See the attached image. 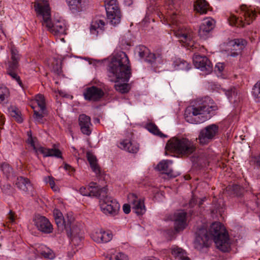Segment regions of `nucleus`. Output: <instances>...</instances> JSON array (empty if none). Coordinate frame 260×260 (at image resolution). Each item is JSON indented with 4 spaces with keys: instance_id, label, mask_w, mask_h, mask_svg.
Returning a JSON list of instances; mask_svg holds the SVG:
<instances>
[{
    "instance_id": "nucleus-1",
    "label": "nucleus",
    "mask_w": 260,
    "mask_h": 260,
    "mask_svg": "<svg viewBox=\"0 0 260 260\" xmlns=\"http://www.w3.org/2000/svg\"><path fill=\"white\" fill-rule=\"evenodd\" d=\"M210 236L204 227L199 229L196 233L194 247L200 252H206L211 243L213 238L218 249L223 252H227L230 249L229 235L223 225L220 222H215L210 226Z\"/></svg>"
},
{
    "instance_id": "nucleus-2",
    "label": "nucleus",
    "mask_w": 260,
    "mask_h": 260,
    "mask_svg": "<svg viewBox=\"0 0 260 260\" xmlns=\"http://www.w3.org/2000/svg\"><path fill=\"white\" fill-rule=\"evenodd\" d=\"M108 71L109 80L117 82L115 84V89L121 93L128 92L130 88L128 84L118 82L119 80L127 82L131 76L129 61L125 52H118L112 57Z\"/></svg>"
},
{
    "instance_id": "nucleus-3",
    "label": "nucleus",
    "mask_w": 260,
    "mask_h": 260,
    "mask_svg": "<svg viewBox=\"0 0 260 260\" xmlns=\"http://www.w3.org/2000/svg\"><path fill=\"white\" fill-rule=\"evenodd\" d=\"M217 109L213 101L209 96L198 99L196 104L187 107L184 113L185 120L192 124L202 123L210 118L209 114Z\"/></svg>"
},
{
    "instance_id": "nucleus-4",
    "label": "nucleus",
    "mask_w": 260,
    "mask_h": 260,
    "mask_svg": "<svg viewBox=\"0 0 260 260\" xmlns=\"http://www.w3.org/2000/svg\"><path fill=\"white\" fill-rule=\"evenodd\" d=\"M196 149L194 142L184 137H173L168 141L166 146L167 151L184 156L191 155Z\"/></svg>"
},
{
    "instance_id": "nucleus-5",
    "label": "nucleus",
    "mask_w": 260,
    "mask_h": 260,
    "mask_svg": "<svg viewBox=\"0 0 260 260\" xmlns=\"http://www.w3.org/2000/svg\"><path fill=\"white\" fill-rule=\"evenodd\" d=\"M240 11L237 12L239 15L231 14L228 19L231 25L243 27L245 24H250L255 18V11L246 5L241 6Z\"/></svg>"
},
{
    "instance_id": "nucleus-6",
    "label": "nucleus",
    "mask_w": 260,
    "mask_h": 260,
    "mask_svg": "<svg viewBox=\"0 0 260 260\" xmlns=\"http://www.w3.org/2000/svg\"><path fill=\"white\" fill-rule=\"evenodd\" d=\"M53 213L58 228L61 230L64 229L68 237H72L78 233V230L74 223V217L72 214H68L64 218L62 213L56 209L53 210Z\"/></svg>"
},
{
    "instance_id": "nucleus-7",
    "label": "nucleus",
    "mask_w": 260,
    "mask_h": 260,
    "mask_svg": "<svg viewBox=\"0 0 260 260\" xmlns=\"http://www.w3.org/2000/svg\"><path fill=\"white\" fill-rule=\"evenodd\" d=\"M41 20L42 25L46 27L48 30L54 36H59L66 34V25L62 21L57 20L52 22L51 19L50 11L48 12V16L39 17Z\"/></svg>"
},
{
    "instance_id": "nucleus-8",
    "label": "nucleus",
    "mask_w": 260,
    "mask_h": 260,
    "mask_svg": "<svg viewBox=\"0 0 260 260\" xmlns=\"http://www.w3.org/2000/svg\"><path fill=\"white\" fill-rule=\"evenodd\" d=\"M101 211L106 215L114 216L118 214L120 205L112 197L106 195L100 201Z\"/></svg>"
},
{
    "instance_id": "nucleus-9",
    "label": "nucleus",
    "mask_w": 260,
    "mask_h": 260,
    "mask_svg": "<svg viewBox=\"0 0 260 260\" xmlns=\"http://www.w3.org/2000/svg\"><path fill=\"white\" fill-rule=\"evenodd\" d=\"M107 18L113 25L119 24L121 13L116 0H106L105 4Z\"/></svg>"
},
{
    "instance_id": "nucleus-10",
    "label": "nucleus",
    "mask_w": 260,
    "mask_h": 260,
    "mask_svg": "<svg viewBox=\"0 0 260 260\" xmlns=\"http://www.w3.org/2000/svg\"><path fill=\"white\" fill-rule=\"evenodd\" d=\"M219 132V127L217 125L212 124L206 126L202 129L199 134L198 140L202 145L209 143L215 139Z\"/></svg>"
},
{
    "instance_id": "nucleus-11",
    "label": "nucleus",
    "mask_w": 260,
    "mask_h": 260,
    "mask_svg": "<svg viewBox=\"0 0 260 260\" xmlns=\"http://www.w3.org/2000/svg\"><path fill=\"white\" fill-rule=\"evenodd\" d=\"M246 45V41L243 39H235L229 41L226 44L228 55L236 57L240 54Z\"/></svg>"
},
{
    "instance_id": "nucleus-12",
    "label": "nucleus",
    "mask_w": 260,
    "mask_h": 260,
    "mask_svg": "<svg viewBox=\"0 0 260 260\" xmlns=\"http://www.w3.org/2000/svg\"><path fill=\"white\" fill-rule=\"evenodd\" d=\"M193 62L197 69H200L207 75L212 71V64L205 56L194 54L193 57Z\"/></svg>"
},
{
    "instance_id": "nucleus-13",
    "label": "nucleus",
    "mask_w": 260,
    "mask_h": 260,
    "mask_svg": "<svg viewBox=\"0 0 260 260\" xmlns=\"http://www.w3.org/2000/svg\"><path fill=\"white\" fill-rule=\"evenodd\" d=\"M128 200L131 204L133 211L137 215H143L146 211L143 199L138 198L135 194L132 193L128 196Z\"/></svg>"
},
{
    "instance_id": "nucleus-14",
    "label": "nucleus",
    "mask_w": 260,
    "mask_h": 260,
    "mask_svg": "<svg viewBox=\"0 0 260 260\" xmlns=\"http://www.w3.org/2000/svg\"><path fill=\"white\" fill-rule=\"evenodd\" d=\"M34 224L40 231L45 234H50L53 231V226L49 220L45 216L38 215L34 219Z\"/></svg>"
},
{
    "instance_id": "nucleus-15",
    "label": "nucleus",
    "mask_w": 260,
    "mask_h": 260,
    "mask_svg": "<svg viewBox=\"0 0 260 260\" xmlns=\"http://www.w3.org/2000/svg\"><path fill=\"white\" fill-rule=\"evenodd\" d=\"M174 222V228L177 232L183 230L186 226V212L183 210L176 212L172 217Z\"/></svg>"
},
{
    "instance_id": "nucleus-16",
    "label": "nucleus",
    "mask_w": 260,
    "mask_h": 260,
    "mask_svg": "<svg viewBox=\"0 0 260 260\" xmlns=\"http://www.w3.org/2000/svg\"><path fill=\"white\" fill-rule=\"evenodd\" d=\"M66 2L70 10L74 14L85 11L88 5V0H66Z\"/></svg>"
},
{
    "instance_id": "nucleus-17",
    "label": "nucleus",
    "mask_w": 260,
    "mask_h": 260,
    "mask_svg": "<svg viewBox=\"0 0 260 260\" xmlns=\"http://www.w3.org/2000/svg\"><path fill=\"white\" fill-rule=\"evenodd\" d=\"M215 21L211 18L204 19L200 26L199 34L203 39H206L209 35L210 32L215 26Z\"/></svg>"
},
{
    "instance_id": "nucleus-18",
    "label": "nucleus",
    "mask_w": 260,
    "mask_h": 260,
    "mask_svg": "<svg viewBox=\"0 0 260 260\" xmlns=\"http://www.w3.org/2000/svg\"><path fill=\"white\" fill-rule=\"evenodd\" d=\"M83 95L86 100L94 102L104 95V92L101 88L92 86L85 89Z\"/></svg>"
},
{
    "instance_id": "nucleus-19",
    "label": "nucleus",
    "mask_w": 260,
    "mask_h": 260,
    "mask_svg": "<svg viewBox=\"0 0 260 260\" xmlns=\"http://www.w3.org/2000/svg\"><path fill=\"white\" fill-rule=\"evenodd\" d=\"M34 8L39 18L43 16L44 14L48 16V12L50 11L47 0H35Z\"/></svg>"
},
{
    "instance_id": "nucleus-20",
    "label": "nucleus",
    "mask_w": 260,
    "mask_h": 260,
    "mask_svg": "<svg viewBox=\"0 0 260 260\" xmlns=\"http://www.w3.org/2000/svg\"><path fill=\"white\" fill-rule=\"evenodd\" d=\"M78 121L81 132L87 136L90 135L92 125L90 117L84 114H81L79 116Z\"/></svg>"
},
{
    "instance_id": "nucleus-21",
    "label": "nucleus",
    "mask_w": 260,
    "mask_h": 260,
    "mask_svg": "<svg viewBox=\"0 0 260 260\" xmlns=\"http://www.w3.org/2000/svg\"><path fill=\"white\" fill-rule=\"evenodd\" d=\"M88 189H89V197H97L101 199V198H104L107 193V188L106 187H100L96 185V183L94 182H91L88 186Z\"/></svg>"
},
{
    "instance_id": "nucleus-22",
    "label": "nucleus",
    "mask_w": 260,
    "mask_h": 260,
    "mask_svg": "<svg viewBox=\"0 0 260 260\" xmlns=\"http://www.w3.org/2000/svg\"><path fill=\"white\" fill-rule=\"evenodd\" d=\"M172 163V160H163L157 165L156 169L171 177H175L177 175L171 168Z\"/></svg>"
},
{
    "instance_id": "nucleus-23",
    "label": "nucleus",
    "mask_w": 260,
    "mask_h": 260,
    "mask_svg": "<svg viewBox=\"0 0 260 260\" xmlns=\"http://www.w3.org/2000/svg\"><path fill=\"white\" fill-rule=\"evenodd\" d=\"M92 239L97 243H107L112 239V234L109 232L97 231L91 235Z\"/></svg>"
},
{
    "instance_id": "nucleus-24",
    "label": "nucleus",
    "mask_w": 260,
    "mask_h": 260,
    "mask_svg": "<svg viewBox=\"0 0 260 260\" xmlns=\"http://www.w3.org/2000/svg\"><path fill=\"white\" fill-rule=\"evenodd\" d=\"M17 187L22 191L27 193H31L33 187L29 180L23 177H18L16 182Z\"/></svg>"
},
{
    "instance_id": "nucleus-25",
    "label": "nucleus",
    "mask_w": 260,
    "mask_h": 260,
    "mask_svg": "<svg viewBox=\"0 0 260 260\" xmlns=\"http://www.w3.org/2000/svg\"><path fill=\"white\" fill-rule=\"evenodd\" d=\"M118 147L129 153H136L139 149V144L135 142L124 140L120 142Z\"/></svg>"
},
{
    "instance_id": "nucleus-26",
    "label": "nucleus",
    "mask_w": 260,
    "mask_h": 260,
    "mask_svg": "<svg viewBox=\"0 0 260 260\" xmlns=\"http://www.w3.org/2000/svg\"><path fill=\"white\" fill-rule=\"evenodd\" d=\"M11 55L12 61L8 62L7 72L15 71L18 67V61L20 57L17 49L12 48Z\"/></svg>"
},
{
    "instance_id": "nucleus-27",
    "label": "nucleus",
    "mask_w": 260,
    "mask_h": 260,
    "mask_svg": "<svg viewBox=\"0 0 260 260\" xmlns=\"http://www.w3.org/2000/svg\"><path fill=\"white\" fill-rule=\"evenodd\" d=\"M39 153L43 154L44 157H55L57 158H61V151L55 148H47L44 147H40Z\"/></svg>"
},
{
    "instance_id": "nucleus-28",
    "label": "nucleus",
    "mask_w": 260,
    "mask_h": 260,
    "mask_svg": "<svg viewBox=\"0 0 260 260\" xmlns=\"http://www.w3.org/2000/svg\"><path fill=\"white\" fill-rule=\"evenodd\" d=\"M105 23L103 20L99 19H93L90 25V32L91 34L98 35L100 31H102L104 29Z\"/></svg>"
},
{
    "instance_id": "nucleus-29",
    "label": "nucleus",
    "mask_w": 260,
    "mask_h": 260,
    "mask_svg": "<svg viewBox=\"0 0 260 260\" xmlns=\"http://www.w3.org/2000/svg\"><path fill=\"white\" fill-rule=\"evenodd\" d=\"M194 10L198 13L206 14L210 10L209 5L205 0H198L194 5Z\"/></svg>"
},
{
    "instance_id": "nucleus-30",
    "label": "nucleus",
    "mask_w": 260,
    "mask_h": 260,
    "mask_svg": "<svg viewBox=\"0 0 260 260\" xmlns=\"http://www.w3.org/2000/svg\"><path fill=\"white\" fill-rule=\"evenodd\" d=\"M172 66L175 70L186 71H188L190 66L186 61L179 58H176L174 59Z\"/></svg>"
},
{
    "instance_id": "nucleus-31",
    "label": "nucleus",
    "mask_w": 260,
    "mask_h": 260,
    "mask_svg": "<svg viewBox=\"0 0 260 260\" xmlns=\"http://www.w3.org/2000/svg\"><path fill=\"white\" fill-rule=\"evenodd\" d=\"M172 254L178 260H190L185 251L178 246L172 247Z\"/></svg>"
},
{
    "instance_id": "nucleus-32",
    "label": "nucleus",
    "mask_w": 260,
    "mask_h": 260,
    "mask_svg": "<svg viewBox=\"0 0 260 260\" xmlns=\"http://www.w3.org/2000/svg\"><path fill=\"white\" fill-rule=\"evenodd\" d=\"M87 158L90 164L92 170L96 174H99L100 173V169L97 163L96 157L90 152L86 153Z\"/></svg>"
},
{
    "instance_id": "nucleus-33",
    "label": "nucleus",
    "mask_w": 260,
    "mask_h": 260,
    "mask_svg": "<svg viewBox=\"0 0 260 260\" xmlns=\"http://www.w3.org/2000/svg\"><path fill=\"white\" fill-rule=\"evenodd\" d=\"M40 253L46 258L52 259L55 257V254L53 251L49 248L44 245L41 247Z\"/></svg>"
},
{
    "instance_id": "nucleus-34",
    "label": "nucleus",
    "mask_w": 260,
    "mask_h": 260,
    "mask_svg": "<svg viewBox=\"0 0 260 260\" xmlns=\"http://www.w3.org/2000/svg\"><path fill=\"white\" fill-rule=\"evenodd\" d=\"M146 127H147V129L150 133H151L152 134H153L155 135L158 136L161 138L167 137V136H166L163 133H162L159 131V129H158L157 126L153 123H150L148 124L146 126Z\"/></svg>"
},
{
    "instance_id": "nucleus-35",
    "label": "nucleus",
    "mask_w": 260,
    "mask_h": 260,
    "mask_svg": "<svg viewBox=\"0 0 260 260\" xmlns=\"http://www.w3.org/2000/svg\"><path fill=\"white\" fill-rule=\"evenodd\" d=\"M35 101L36 102L40 111H45L46 109V103L45 98L43 95L38 94L35 96Z\"/></svg>"
},
{
    "instance_id": "nucleus-36",
    "label": "nucleus",
    "mask_w": 260,
    "mask_h": 260,
    "mask_svg": "<svg viewBox=\"0 0 260 260\" xmlns=\"http://www.w3.org/2000/svg\"><path fill=\"white\" fill-rule=\"evenodd\" d=\"M1 169L3 172L4 174L7 177H10L13 175V169L7 163L4 162L0 166Z\"/></svg>"
},
{
    "instance_id": "nucleus-37",
    "label": "nucleus",
    "mask_w": 260,
    "mask_h": 260,
    "mask_svg": "<svg viewBox=\"0 0 260 260\" xmlns=\"http://www.w3.org/2000/svg\"><path fill=\"white\" fill-rule=\"evenodd\" d=\"M106 258L107 260H128L127 255L122 252H119L113 255H107Z\"/></svg>"
},
{
    "instance_id": "nucleus-38",
    "label": "nucleus",
    "mask_w": 260,
    "mask_h": 260,
    "mask_svg": "<svg viewBox=\"0 0 260 260\" xmlns=\"http://www.w3.org/2000/svg\"><path fill=\"white\" fill-rule=\"evenodd\" d=\"M252 95L257 102H260V80L254 85L252 88Z\"/></svg>"
},
{
    "instance_id": "nucleus-39",
    "label": "nucleus",
    "mask_w": 260,
    "mask_h": 260,
    "mask_svg": "<svg viewBox=\"0 0 260 260\" xmlns=\"http://www.w3.org/2000/svg\"><path fill=\"white\" fill-rule=\"evenodd\" d=\"M225 94L231 101H237V92L235 88H232L225 91Z\"/></svg>"
},
{
    "instance_id": "nucleus-40",
    "label": "nucleus",
    "mask_w": 260,
    "mask_h": 260,
    "mask_svg": "<svg viewBox=\"0 0 260 260\" xmlns=\"http://www.w3.org/2000/svg\"><path fill=\"white\" fill-rule=\"evenodd\" d=\"M149 50L144 46H140L136 48V52L141 58H145Z\"/></svg>"
},
{
    "instance_id": "nucleus-41",
    "label": "nucleus",
    "mask_w": 260,
    "mask_h": 260,
    "mask_svg": "<svg viewBox=\"0 0 260 260\" xmlns=\"http://www.w3.org/2000/svg\"><path fill=\"white\" fill-rule=\"evenodd\" d=\"M9 112L11 116L15 118V120L19 123H21L23 121L22 117L20 115V112L18 109L12 108L9 109Z\"/></svg>"
},
{
    "instance_id": "nucleus-42",
    "label": "nucleus",
    "mask_w": 260,
    "mask_h": 260,
    "mask_svg": "<svg viewBox=\"0 0 260 260\" xmlns=\"http://www.w3.org/2000/svg\"><path fill=\"white\" fill-rule=\"evenodd\" d=\"M44 181L49 184L51 189L54 191H57L59 190L58 186L55 185L54 178L51 176H47L44 178Z\"/></svg>"
},
{
    "instance_id": "nucleus-43",
    "label": "nucleus",
    "mask_w": 260,
    "mask_h": 260,
    "mask_svg": "<svg viewBox=\"0 0 260 260\" xmlns=\"http://www.w3.org/2000/svg\"><path fill=\"white\" fill-rule=\"evenodd\" d=\"M145 59L147 62L152 63L154 62L159 61V55H158L156 56L155 54H154V53H150V51H149V53L147 54V56Z\"/></svg>"
},
{
    "instance_id": "nucleus-44",
    "label": "nucleus",
    "mask_w": 260,
    "mask_h": 260,
    "mask_svg": "<svg viewBox=\"0 0 260 260\" xmlns=\"http://www.w3.org/2000/svg\"><path fill=\"white\" fill-rule=\"evenodd\" d=\"M27 142L28 144L30 145L31 147H32L33 149L35 151L37 154H39V149L41 146L36 145L35 144V141L32 136H29V137L27 139Z\"/></svg>"
},
{
    "instance_id": "nucleus-45",
    "label": "nucleus",
    "mask_w": 260,
    "mask_h": 260,
    "mask_svg": "<svg viewBox=\"0 0 260 260\" xmlns=\"http://www.w3.org/2000/svg\"><path fill=\"white\" fill-rule=\"evenodd\" d=\"M7 74L9 75L11 77L16 80L19 86L21 87H23L22 83L20 80V77L17 75V74L15 72V71L13 72H7Z\"/></svg>"
},
{
    "instance_id": "nucleus-46",
    "label": "nucleus",
    "mask_w": 260,
    "mask_h": 260,
    "mask_svg": "<svg viewBox=\"0 0 260 260\" xmlns=\"http://www.w3.org/2000/svg\"><path fill=\"white\" fill-rule=\"evenodd\" d=\"M230 189L232 190L234 193L236 194V196H240L241 194V191L242 188L237 184H234L230 186Z\"/></svg>"
},
{
    "instance_id": "nucleus-47",
    "label": "nucleus",
    "mask_w": 260,
    "mask_h": 260,
    "mask_svg": "<svg viewBox=\"0 0 260 260\" xmlns=\"http://www.w3.org/2000/svg\"><path fill=\"white\" fill-rule=\"evenodd\" d=\"M8 94V89L6 87L0 89V102H3Z\"/></svg>"
},
{
    "instance_id": "nucleus-48",
    "label": "nucleus",
    "mask_w": 260,
    "mask_h": 260,
    "mask_svg": "<svg viewBox=\"0 0 260 260\" xmlns=\"http://www.w3.org/2000/svg\"><path fill=\"white\" fill-rule=\"evenodd\" d=\"M44 114L45 111H43V112L41 111L40 112L36 110H34V118L37 121H40L44 116Z\"/></svg>"
},
{
    "instance_id": "nucleus-49",
    "label": "nucleus",
    "mask_w": 260,
    "mask_h": 260,
    "mask_svg": "<svg viewBox=\"0 0 260 260\" xmlns=\"http://www.w3.org/2000/svg\"><path fill=\"white\" fill-rule=\"evenodd\" d=\"M15 219L16 216L15 213L10 210L7 216L8 222L11 223H13L15 221Z\"/></svg>"
},
{
    "instance_id": "nucleus-50",
    "label": "nucleus",
    "mask_w": 260,
    "mask_h": 260,
    "mask_svg": "<svg viewBox=\"0 0 260 260\" xmlns=\"http://www.w3.org/2000/svg\"><path fill=\"white\" fill-rule=\"evenodd\" d=\"M250 161L257 166H260V153L258 155L252 156Z\"/></svg>"
},
{
    "instance_id": "nucleus-51",
    "label": "nucleus",
    "mask_w": 260,
    "mask_h": 260,
    "mask_svg": "<svg viewBox=\"0 0 260 260\" xmlns=\"http://www.w3.org/2000/svg\"><path fill=\"white\" fill-rule=\"evenodd\" d=\"M79 192L82 196L89 197L90 193L89 192V189H88V186H82L80 187V188L79 189Z\"/></svg>"
},
{
    "instance_id": "nucleus-52",
    "label": "nucleus",
    "mask_w": 260,
    "mask_h": 260,
    "mask_svg": "<svg viewBox=\"0 0 260 260\" xmlns=\"http://www.w3.org/2000/svg\"><path fill=\"white\" fill-rule=\"evenodd\" d=\"M132 208L131 204H125L123 206V210L124 213L128 214L131 212V208Z\"/></svg>"
},
{
    "instance_id": "nucleus-53",
    "label": "nucleus",
    "mask_w": 260,
    "mask_h": 260,
    "mask_svg": "<svg viewBox=\"0 0 260 260\" xmlns=\"http://www.w3.org/2000/svg\"><path fill=\"white\" fill-rule=\"evenodd\" d=\"M224 68V64L222 63L218 62L217 63L215 67V71H218L220 73L221 72Z\"/></svg>"
},
{
    "instance_id": "nucleus-54",
    "label": "nucleus",
    "mask_w": 260,
    "mask_h": 260,
    "mask_svg": "<svg viewBox=\"0 0 260 260\" xmlns=\"http://www.w3.org/2000/svg\"><path fill=\"white\" fill-rule=\"evenodd\" d=\"M64 170L67 171H69L70 172H74V169L72 167L67 164H64V167H63Z\"/></svg>"
},
{
    "instance_id": "nucleus-55",
    "label": "nucleus",
    "mask_w": 260,
    "mask_h": 260,
    "mask_svg": "<svg viewBox=\"0 0 260 260\" xmlns=\"http://www.w3.org/2000/svg\"><path fill=\"white\" fill-rule=\"evenodd\" d=\"M144 260H159V259L155 257H150L145 258Z\"/></svg>"
},
{
    "instance_id": "nucleus-56",
    "label": "nucleus",
    "mask_w": 260,
    "mask_h": 260,
    "mask_svg": "<svg viewBox=\"0 0 260 260\" xmlns=\"http://www.w3.org/2000/svg\"><path fill=\"white\" fill-rule=\"evenodd\" d=\"M95 122H96L98 123H100V119L98 118H96L94 119Z\"/></svg>"
},
{
    "instance_id": "nucleus-57",
    "label": "nucleus",
    "mask_w": 260,
    "mask_h": 260,
    "mask_svg": "<svg viewBox=\"0 0 260 260\" xmlns=\"http://www.w3.org/2000/svg\"><path fill=\"white\" fill-rule=\"evenodd\" d=\"M27 135H28V136L29 137V136H31V131H29L27 132Z\"/></svg>"
},
{
    "instance_id": "nucleus-58",
    "label": "nucleus",
    "mask_w": 260,
    "mask_h": 260,
    "mask_svg": "<svg viewBox=\"0 0 260 260\" xmlns=\"http://www.w3.org/2000/svg\"><path fill=\"white\" fill-rule=\"evenodd\" d=\"M192 202H193V200H191V201L190 202L189 204H190V206L192 205Z\"/></svg>"
},
{
    "instance_id": "nucleus-59",
    "label": "nucleus",
    "mask_w": 260,
    "mask_h": 260,
    "mask_svg": "<svg viewBox=\"0 0 260 260\" xmlns=\"http://www.w3.org/2000/svg\"><path fill=\"white\" fill-rule=\"evenodd\" d=\"M7 187H9V188L11 187V185H7Z\"/></svg>"
},
{
    "instance_id": "nucleus-60",
    "label": "nucleus",
    "mask_w": 260,
    "mask_h": 260,
    "mask_svg": "<svg viewBox=\"0 0 260 260\" xmlns=\"http://www.w3.org/2000/svg\"><path fill=\"white\" fill-rule=\"evenodd\" d=\"M1 120H2V124H4V122L3 119V118H2V119H1Z\"/></svg>"
}]
</instances>
